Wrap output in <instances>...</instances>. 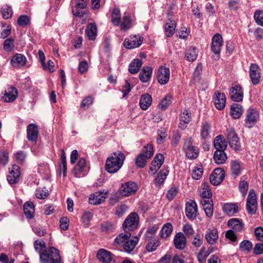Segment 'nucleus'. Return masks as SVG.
<instances>
[{
    "instance_id": "37",
    "label": "nucleus",
    "mask_w": 263,
    "mask_h": 263,
    "mask_svg": "<svg viewBox=\"0 0 263 263\" xmlns=\"http://www.w3.org/2000/svg\"><path fill=\"white\" fill-rule=\"evenodd\" d=\"M173 231V226L171 223L167 222L163 225L160 232L161 238L166 239L171 235Z\"/></svg>"
},
{
    "instance_id": "5",
    "label": "nucleus",
    "mask_w": 263,
    "mask_h": 263,
    "mask_svg": "<svg viewBox=\"0 0 263 263\" xmlns=\"http://www.w3.org/2000/svg\"><path fill=\"white\" fill-rule=\"evenodd\" d=\"M139 218L136 213H131L124 221L122 227L125 232L133 231L139 224Z\"/></svg>"
},
{
    "instance_id": "22",
    "label": "nucleus",
    "mask_w": 263,
    "mask_h": 263,
    "mask_svg": "<svg viewBox=\"0 0 263 263\" xmlns=\"http://www.w3.org/2000/svg\"><path fill=\"white\" fill-rule=\"evenodd\" d=\"M213 101L217 109L222 110L225 107L226 97L223 93L219 91L215 92Z\"/></svg>"
},
{
    "instance_id": "40",
    "label": "nucleus",
    "mask_w": 263,
    "mask_h": 263,
    "mask_svg": "<svg viewBox=\"0 0 263 263\" xmlns=\"http://www.w3.org/2000/svg\"><path fill=\"white\" fill-rule=\"evenodd\" d=\"M200 196L202 199H211L212 195L210 185L207 183H203L200 191Z\"/></svg>"
},
{
    "instance_id": "56",
    "label": "nucleus",
    "mask_w": 263,
    "mask_h": 263,
    "mask_svg": "<svg viewBox=\"0 0 263 263\" xmlns=\"http://www.w3.org/2000/svg\"><path fill=\"white\" fill-rule=\"evenodd\" d=\"M116 228V225L110 222H106L103 223L101 229L102 231L105 232H110Z\"/></svg>"
},
{
    "instance_id": "18",
    "label": "nucleus",
    "mask_w": 263,
    "mask_h": 263,
    "mask_svg": "<svg viewBox=\"0 0 263 263\" xmlns=\"http://www.w3.org/2000/svg\"><path fill=\"white\" fill-rule=\"evenodd\" d=\"M227 226L236 232H241L244 229L245 224L240 219L232 218L227 222Z\"/></svg>"
},
{
    "instance_id": "32",
    "label": "nucleus",
    "mask_w": 263,
    "mask_h": 263,
    "mask_svg": "<svg viewBox=\"0 0 263 263\" xmlns=\"http://www.w3.org/2000/svg\"><path fill=\"white\" fill-rule=\"evenodd\" d=\"M152 98L148 93H144L141 97L139 104L142 110H146L152 104Z\"/></svg>"
},
{
    "instance_id": "30",
    "label": "nucleus",
    "mask_w": 263,
    "mask_h": 263,
    "mask_svg": "<svg viewBox=\"0 0 263 263\" xmlns=\"http://www.w3.org/2000/svg\"><path fill=\"white\" fill-rule=\"evenodd\" d=\"M26 62V57L21 54H15L11 60V64L13 67L19 68L23 66Z\"/></svg>"
},
{
    "instance_id": "21",
    "label": "nucleus",
    "mask_w": 263,
    "mask_h": 263,
    "mask_svg": "<svg viewBox=\"0 0 263 263\" xmlns=\"http://www.w3.org/2000/svg\"><path fill=\"white\" fill-rule=\"evenodd\" d=\"M106 198V193L104 192L98 191L90 195L89 202L91 204L98 205L104 202Z\"/></svg>"
},
{
    "instance_id": "14",
    "label": "nucleus",
    "mask_w": 263,
    "mask_h": 263,
    "mask_svg": "<svg viewBox=\"0 0 263 263\" xmlns=\"http://www.w3.org/2000/svg\"><path fill=\"white\" fill-rule=\"evenodd\" d=\"M224 177V171L221 168H218L215 169L214 172L211 174L210 180L213 185H218L222 181Z\"/></svg>"
},
{
    "instance_id": "46",
    "label": "nucleus",
    "mask_w": 263,
    "mask_h": 263,
    "mask_svg": "<svg viewBox=\"0 0 263 263\" xmlns=\"http://www.w3.org/2000/svg\"><path fill=\"white\" fill-rule=\"evenodd\" d=\"M186 60L189 62H193L197 57V49L195 47H191L185 53Z\"/></svg>"
},
{
    "instance_id": "6",
    "label": "nucleus",
    "mask_w": 263,
    "mask_h": 263,
    "mask_svg": "<svg viewBox=\"0 0 263 263\" xmlns=\"http://www.w3.org/2000/svg\"><path fill=\"white\" fill-rule=\"evenodd\" d=\"M226 136L230 146L235 151H239L241 147L240 142L234 129L232 127L227 128Z\"/></svg>"
},
{
    "instance_id": "61",
    "label": "nucleus",
    "mask_w": 263,
    "mask_h": 263,
    "mask_svg": "<svg viewBox=\"0 0 263 263\" xmlns=\"http://www.w3.org/2000/svg\"><path fill=\"white\" fill-rule=\"evenodd\" d=\"M254 235L257 240L263 242V227H258L255 228Z\"/></svg>"
},
{
    "instance_id": "16",
    "label": "nucleus",
    "mask_w": 263,
    "mask_h": 263,
    "mask_svg": "<svg viewBox=\"0 0 263 263\" xmlns=\"http://www.w3.org/2000/svg\"><path fill=\"white\" fill-rule=\"evenodd\" d=\"M222 46V37L219 33L215 34L212 37L211 44L212 51L215 54L219 55Z\"/></svg>"
},
{
    "instance_id": "48",
    "label": "nucleus",
    "mask_w": 263,
    "mask_h": 263,
    "mask_svg": "<svg viewBox=\"0 0 263 263\" xmlns=\"http://www.w3.org/2000/svg\"><path fill=\"white\" fill-rule=\"evenodd\" d=\"M175 27L176 23L174 21H170L165 24V34L168 37H171L174 34Z\"/></svg>"
},
{
    "instance_id": "63",
    "label": "nucleus",
    "mask_w": 263,
    "mask_h": 263,
    "mask_svg": "<svg viewBox=\"0 0 263 263\" xmlns=\"http://www.w3.org/2000/svg\"><path fill=\"white\" fill-rule=\"evenodd\" d=\"M92 217V214L91 212H87L83 214L82 216V220L83 223L86 226H88L89 222Z\"/></svg>"
},
{
    "instance_id": "4",
    "label": "nucleus",
    "mask_w": 263,
    "mask_h": 263,
    "mask_svg": "<svg viewBox=\"0 0 263 263\" xmlns=\"http://www.w3.org/2000/svg\"><path fill=\"white\" fill-rule=\"evenodd\" d=\"M183 150L185 153V156L191 160L196 159L199 155V149L194 145L193 141L190 137L185 139Z\"/></svg>"
},
{
    "instance_id": "27",
    "label": "nucleus",
    "mask_w": 263,
    "mask_h": 263,
    "mask_svg": "<svg viewBox=\"0 0 263 263\" xmlns=\"http://www.w3.org/2000/svg\"><path fill=\"white\" fill-rule=\"evenodd\" d=\"M213 145L216 151H225L228 146V142L223 136L218 135L214 138Z\"/></svg>"
},
{
    "instance_id": "50",
    "label": "nucleus",
    "mask_w": 263,
    "mask_h": 263,
    "mask_svg": "<svg viewBox=\"0 0 263 263\" xmlns=\"http://www.w3.org/2000/svg\"><path fill=\"white\" fill-rule=\"evenodd\" d=\"M60 172H62L64 177L66 176L67 173V163L66 157L64 151H62V154L61 157V163L60 164Z\"/></svg>"
},
{
    "instance_id": "36",
    "label": "nucleus",
    "mask_w": 263,
    "mask_h": 263,
    "mask_svg": "<svg viewBox=\"0 0 263 263\" xmlns=\"http://www.w3.org/2000/svg\"><path fill=\"white\" fill-rule=\"evenodd\" d=\"M142 65V61L140 59H134L129 65V72L132 74L137 73Z\"/></svg>"
},
{
    "instance_id": "52",
    "label": "nucleus",
    "mask_w": 263,
    "mask_h": 263,
    "mask_svg": "<svg viewBox=\"0 0 263 263\" xmlns=\"http://www.w3.org/2000/svg\"><path fill=\"white\" fill-rule=\"evenodd\" d=\"M232 173L235 176H238L241 171V166L240 163L236 160H233L231 162Z\"/></svg>"
},
{
    "instance_id": "24",
    "label": "nucleus",
    "mask_w": 263,
    "mask_h": 263,
    "mask_svg": "<svg viewBox=\"0 0 263 263\" xmlns=\"http://www.w3.org/2000/svg\"><path fill=\"white\" fill-rule=\"evenodd\" d=\"M17 97V91L15 87H9L5 91L2 96L4 102H12L14 101Z\"/></svg>"
},
{
    "instance_id": "28",
    "label": "nucleus",
    "mask_w": 263,
    "mask_h": 263,
    "mask_svg": "<svg viewBox=\"0 0 263 263\" xmlns=\"http://www.w3.org/2000/svg\"><path fill=\"white\" fill-rule=\"evenodd\" d=\"M180 123L179 127L183 130L186 128L187 124L191 120V113L187 110H184L180 115Z\"/></svg>"
},
{
    "instance_id": "58",
    "label": "nucleus",
    "mask_w": 263,
    "mask_h": 263,
    "mask_svg": "<svg viewBox=\"0 0 263 263\" xmlns=\"http://www.w3.org/2000/svg\"><path fill=\"white\" fill-rule=\"evenodd\" d=\"M209 256L206 252L204 247H202L197 254V259L199 262H203L205 261L206 257Z\"/></svg>"
},
{
    "instance_id": "31",
    "label": "nucleus",
    "mask_w": 263,
    "mask_h": 263,
    "mask_svg": "<svg viewBox=\"0 0 263 263\" xmlns=\"http://www.w3.org/2000/svg\"><path fill=\"white\" fill-rule=\"evenodd\" d=\"M24 213L27 218L31 219L34 217L35 206L33 202L27 201L24 204Z\"/></svg>"
},
{
    "instance_id": "10",
    "label": "nucleus",
    "mask_w": 263,
    "mask_h": 263,
    "mask_svg": "<svg viewBox=\"0 0 263 263\" xmlns=\"http://www.w3.org/2000/svg\"><path fill=\"white\" fill-rule=\"evenodd\" d=\"M185 215L188 219L194 220L197 215V205L195 201L190 200L186 203Z\"/></svg>"
},
{
    "instance_id": "55",
    "label": "nucleus",
    "mask_w": 263,
    "mask_h": 263,
    "mask_svg": "<svg viewBox=\"0 0 263 263\" xmlns=\"http://www.w3.org/2000/svg\"><path fill=\"white\" fill-rule=\"evenodd\" d=\"M14 40L11 38L6 39L4 43V49L7 52L11 51L14 48Z\"/></svg>"
},
{
    "instance_id": "19",
    "label": "nucleus",
    "mask_w": 263,
    "mask_h": 263,
    "mask_svg": "<svg viewBox=\"0 0 263 263\" xmlns=\"http://www.w3.org/2000/svg\"><path fill=\"white\" fill-rule=\"evenodd\" d=\"M39 136V127L35 124H30L27 128V138L29 141L36 142Z\"/></svg>"
},
{
    "instance_id": "35",
    "label": "nucleus",
    "mask_w": 263,
    "mask_h": 263,
    "mask_svg": "<svg viewBox=\"0 0 263 263\" xmlns=\"http://www.w3.org/2000/svg\"><path fill=\"white\" fill-rule=\"evenodd\" d=\"M225 151H216L214 154L213 159L215 162L218 164L224 163L227 159Z\"/></svg>"
},
{
    "instance_id": "8",
    "label": "nucleus",
    "mask_w": 263,
    "mask_h": 263,
    "mask_svg": "<svg viewBox=\"0 0 263 263\" xmlns=\"http://www.w3.org/2000/svg\"><path fill=\"white\" fill-rule=\"evenodd\" d=\"M246 209L248 213L254 214L257 209V201L256 195L253 190L250 191L248 196Z\"/></svg>"
},
{
    "instance_id": "59",
    "label": "nucleus",
    "mask_w": 263,
    "mask_h": 263,
    "mask_svg": "<svg viewBox=\"0 0 263 263\" xmlns=\"http://www.w3.org/2000/svg\"><path fill=\"white\" fill-rule=\"evenodd\" d=\"M92 103V98L91 97H87L82 101L80 107L83 109H87Z\"/></svg>"
},
{
    "instance_id": "7",
    "label": "nucleus",
    "mask_w": 263,
    "mask_h": 263,
    "mask_svg": "<svg viewBox=\"0 0 263 263\" xmlns=\"http://www.w3.org/2000/svg\"><path fill=\"white\" fill-rule=\"evenodd\" d=\"M259 118V112L255 108H248L246 111L245 126L248 128L252 127L257 123Z\"/></svg>"
},
{
    "instance_id": "25",
    "label": "nucleus",
    "mask_w": 263,
    "mask_h": 263,
    "mask_svg": "<svg viewBox=\"0 0 263 263\" xmlns=\"http://www.w3.org/2000/svg\"><path fill=\"white\" fill-rule=\"evenodd\" d=\"M205 238L209 244H215L218 238L217 230L215 228L208 229L205 234Z\"/></svg>"
},
{
    "instance_id": "54",
    "label": "nucleus",
    "mask_w": 263,
    "mask_h": 263,
    "mask_svg": "<svg viewBox=\"0 0 263 263\" xmlns=\"http://www.w3.org/2000/svg\"><path fill=\"white\" fill-rule=\"evenodd\" d=\"M252 242L248 240H244L241 241L239 245L240 249L241 251H250L252 249Z\"/></svg>"
},
{
    "instance_id": "43",
    "label": "nucleus",
    "mask_w": 263,
    "mask_h": 263,
    "mask_svg": "<svg viewBox=\"0 0 263 263\" xmlns=\"http://www.w3.org/2000/svg\"><path fill=\"white\" fill-rule=\"evenodd\" d=\"M121 12L119 9L115 8L112 10L111 15V23L115 26H119L121 23Z\"/></svg>"
},
{
    "instance_id": "26",
    "label": "nucleus",
    "mask_w": 263,
    "mask_h": 263,
    "mask_svg": "<svg viewBox=\"0 0 263 263\" xmlns=\"http://www.w3.org/2000/svg\"><path fill=\"white\" fill-rule=\"evenodd\" d=\"M250 76L253 84H257L260 78V69L255 64H252L250 67Z\"/></svg>"
},
{
    "instance_id": "34",
    "label": "nucleus",
    "mask_w": 263,
    "mask_h": 263,
    "mask_svg": "<svg viewBox=\"0 0 263 263\" xmlns=\"http://www.w3.org/2000/svg\"><path fill=\"white\" fill-rule=\"evenodd\" d=\"M223 211L229 216H232L238 212V206L236 204L227 203L224 204Z\"/></svg>"
},
{
    "instance_id": "29",
    "label": "nucleus",
    "mask_w": 263,
    "mask_h": 263,
    "mask_svg": "<svg viewBox=\"0 0 263 263\" xmlns=\"http://www.w3.org/2000/svg\"><path fill=\"white\" fill-rule=\"evenodd\" d=\"M134 23L135 21L133 18H131L129 15H126L124 14L119 25L121 30L125 31L130 29L134 26Z\"/></svg>"
},
{
    "instance_id": "12",
    "label": "nucleus",
    "mask_w": 263,
    "mask_h": 263,
    "mask_svg": "<svg viewBox=\"0 0 263 263\" xmlns=\"http://www.w3.org/2000/svg\"><path fill=\"white\" fill-rule=\"evenodd\" d=\"M20 168L18 165H13L9 168V174L7 175V179L10 184H13L17 183L20 179Z\"/></svg>"
},
{
    "instance_id": "57",
    "label": "nucleus",
    "mask_w": 263,
    "mask_h": 263,
    "mask_svg": "<svg viewBox=\"0 0 263 263\" xmlns=\"http://www.w3.org/2000/svg\"><path fill=\"white\" fill-rule=\"evenodd\" d=\"M254 17L256 23L263 26V10H257L254 15Z\"/></svg>"
},
{
    "instance_id": "64",
    "label": "nucleus",
    "mask_w": 263,
    "mask_h": 263,
    "mask_svg": "<svg viewBox=\"0 0 263 263\" xmlns=\"http://www.w3.org/2000/svg\"><path fill=\"white\" fill-rule=\"evenodd\" d=\"M239 189L243 196H245L249 189V184L246 181H241L239 184Z\"/></svg>"
},
{
    "instance_id": "53",
    "label": "nucleus",
    "mask_w": 263,
    "mask_h": 263,
    "mask_svg": "<svg viewBox=\"0 0 263 263\" xmlns=\"http://www.w3.org/2000/svg\"><path fill=\"white\" fill-rule=\"evenodd\" d=\"M1 11L3 17L4 19H8L12 15V9L11 7L7 5L3 6Z\"/></svg>"
},
{
    "instance_id": "42",
    "label": "nucleus",
    "mask_w": 263,
    "mask_h": 263,
    "mask_svg": "<svg viewBox=\"0 0 263 263\" xmlns=\"http://www.w3.org/2000/svg\"><path fill=\"white\" fill-rule=\"evenodd\" d=\"M139 239L137 237H135L133 239H128L123 245V248L127 252H130L133 251L138 242Z\"/></svg>"
},
{
    "instance_id": "17",
    "label": "nucleus",
    "mask_w": 263,
    "mask_h": 263,
    "mask_svg": "<svg viewBox=\"0 0 263 263\" xmlns=\"http://www.w3.org/2000/svg\"><path fill=\"white\" fill-rule=\"evenodd\" d=\"M86 166V160L83 158H79L77 165L74 167L72 173L76 177H81L85 175Z\"/></svg>"
},
{
    "instance_id": "13",
    "label": "nucleus",
    "mask_w": 263,
    "mask_h": 263,
    "mask_svg": "<svg viewBox=\"0 0 263 263\" xmlns=\"http://www.w3.org/2000/svg\"><path fill=\"white\" fill-rule=\"evenodd\" d=\"M143 42V37L140 35L130 36L125 39L123 45L127 49H133L139 47Z\"/></svg>"
},
{
    "instance_id": "39",
    "label": "nucleus",
    "mask_w": 263,
    "mask_h": 263,
    "mask_svg": "<svg viewBox=\"0 0 263 263\" xmlns=\"http://www.w3.org/2000/svg\"><path fill=\"white\" fill-rule=\"evenodd\" d=\"M243 112L242 106L240 104L234 103L231 107V114L234 119H238L241 116Z\"/></svg>"
},
{
    "instance_id": "1",
    "label": "nucleus",
    "mask_w": 263,
    "mask_h": 263,
    "mask_svg": "<svg viewBox=\"0 0 263 263\" xmlns=\"http://www.w3.org/2000/svg\"><path fill=\"white\" fill-rule=\"evenodd\" d=\"M125 159L124 154L121 152H117L109 157L106 161L105 169L110 173L117 172L123 165Z\"/></svg>"
},
{
    "instance_id": "47",
    "label": "nucleus",
    "mask_w": 263,
    "mask_h": 263,
    "mask_svg": "<svg viewBox=\"0 0 263 263\" xmlns=\"http://www.w3.org/2000/svg\"><path fill=\"white\" fill-rule=\"evenodd\" d=\"M211 125L208 122L203 123L201 126L200 135L202 139H207L211 132Z\"/></svg>"
},
{
    "instance_id": "9",
    "label": "nucleus",
    "mask_w": 263,
    "mask_h": 263,
    "mask_svg": "<svg viewBox=\"0 0 263 263\" xmlns=\"http://www.w3.org/2000/svg\"><path fill=\"white\" fill-rule=\"evenodd\" d=\"M138 190L137 184L132 181H128L123 183L120 189V193L125 197L134 195Z\"/></svg>"
},
{
    "instance_id": "3",
    "label": "nucleus",
    "mask_w": 263,
    "mask_h": 263,
    "mask_svg": "<svg viewBox=\"0 0 263 263\" xmlns=\"http://www.w3.org/2000/svg\"><path fill=\"white\" fill-rule=\"evenodd\" d=\"M40 257L42 261L47 263H60L61 261L59 250L54 247H50L40 253Z\"/></svg>"
},
{
    "instance_id": "2",
    "label": "nucleus",
    "mask_w": 263,
    "mask_h": 263,
    "mask_svg": "<svg viewBox=\"0 0 263 263\" xmlns=\"http://www.w3.org/2000/svg\"><path fill=\"white\" fill-rule=\"evenodd\" d=\"M154 149L152 145L147 144L145 145L141 151L135 158V165L138 168H143L147 163V160L154 155Z\"/></svg>"
},
{
    "instance_id": "38",
    "label": "nucleus",
    "mask_w": 263,
    "mask_h": 263,
    "mask_svg": "<svg viewBox=\"0 0 263 263\" xmlns=\"http://www.w3.org/2000/svg\"><path fill=\"white\" fill-rule=\"evenodd\" d=\"M168 174V171L165 170L161 171L155 179V183L156 186L160 187L164 183Z\"/></svg>"
},
{
    "instance_id": "20",
    "label": "nucleus",
    "mask_w": 263,
    "mask_h": 263,
    "mask_svg": "<svg viewBox=\"0 0 263 263\" xmlns=\"http://www.w3.org/2000/svg\"><path fill=\"white\" fill-rule=\"evenodd\" d=\"M229 93L231 99L235 102H240L243 99V91L242 88L239 85L231 88Z\"/></svg>"
},
{
    "instance_id": "23",
    "label": "nucleus",
    "mask_w": 263,
    "mask_h": 263,
    "mask_svg": "<svg viewBox=\"0 0 263 263\" xmlns=\"http://www.w3.org/2000/svg\"><path fill=\"white\" fill-rule=\"evenodd\" d=\"M174 244L178 250L184 249L186 245V239L182 232L177 233L174 238Z\"/></svg>"
},
{
    "instance_id": "11",
    "label": "nucleus",
    "mask_w": 263,
    "mask_h": 263,
    "mask_svg": "<svg viewBox=\"0 0 263 263\" xmlns=\"http://www.w3.org/2000/svg\"><path fill=\"white\" fill-rule=\"evenodd\" d=\"M170 69L165 66H161L158 69L157 78L158 82L161 85H165L168 83L170 80Z\"/></svg>"
},
{
    "instance_id": "41",
    "label": "nucleus",
    "mask_w": 263,
    "mask_h": 263,
    "mask_svg": "<svg viewBox=\"0 0 263 263\" xmlns=\"http://www.w3.org/2000/svg\"><path fill=\"white\" fill-rule=\"evenodd\" d=\"M97 28L95 24L90 23L86 29V33L90 40H94L97 36Z\"/></svg>"
},
{
    "instance_id": "33",
    "label": "nucleus",
    "mask_w": 263,
    "mask_h": 263,
    "mask_svg": "<svg viewBox=\"0 0 263 263\" xmlns=\"http://www.w3.org/2000/svg\"><path fill=\"white\" fill-rule=\"evenodd\" d=\"M152 68L150 67H144L139 74V79L143 83L148 82L152 76Z\"/></svg>"
},
{
    "instance_id": "49",
    "label": "nucleus",
    "mask_w": 263,
    "mask_h": 263,
    "mask_svg": "<svg viewBox=\"0 0 263 263\" xmlns=\"http://www.w3.org/2000/svg\"><path fill=\"white\" fill-rule=\"evenodd\" d=\"M160 245V241L156 239L152 238L149 240L146 246V249L148 252H153L156 250Z\"/></svg>"
},
{
    "instance_id": "44",
    "label": "nucleus",
    "mask_w": 263,
    "mask_h": 263,
    "mask_svg": "<svg viewBox=\"0 0 263 263\" xmlns=\"http://www.w3.org/2000/svg\"><path fill=\"white\" fill-rule=\"evenodd\" d=\"M130 236V233L128 232H125V233H121L116 237L114 243L117 245H124Z\"/></svg>"
},
{
    "instance_id": "60",
    "label": "nucleus",
    "mask_w": 263,
    "mask_h": 263,
    "mask_svg": "<svg viewBox=\"0 0 263 263\" xmlns=\"http://www.w3.org/2000/svg\"><path fill=\"white\" fill-rule=\"evenodd\" d=\"M48 195V192L47 190L39 188L35 191V196L38 199H45Z\"/></svg>"
},
{
    "instance_id": "51",
    "label": "nucleus",
    "mask_w": 263,
    "mask_h": 263,
    "mask_svg": "<svg viewBox=\"0 0 263 263\" xmlns=\"http://www.w3.org/2000/svg\"><path fill=\"white\" fill-rule=\"evenodd\" d=\"M203 174V167L202 166H195L192 170V177L194 180L199 179Z\"/></svg>"
},
{
    "instance_id": "15",
    "label": "nucleus",
    "mask_w": 263,
    "mask_h": 263,
    "mask_svg": "<svg viewBox=\"0 0 263 263\" xmlns=\"http://www.w3.org/2000/svg\"><path fill=\"white\" fill-rule=\"evenodd\" d=\"M97 256L99 260L103 263L115 262V256L109 251L101 249L98 251Z\"/></svg>"
},
{
    "instance_id": "62",
    "label": "nucleus",
    "mask_w": 263,
    "mask_h": 263,
    "mask_svg": "<svg viewBox=\"0 0 263 263\" xmlns=\"http://www.w3.org/2000/svg\"><path fill=\"white\" fill-rule=\"evenodd\" d=\"M234 230H229L226 232L225 236L232 242H236L237 240V236Z\"/></svg>"
},
{
    "instance_id": "45",
    "label": "nucleus",
    "mask_w": 263,
    "mask_h": 263,
    "mask_svg": "<svg viewBox=\"0 0 263 263\" xmlns=\"http://www.w3.org/2000/svg\"><path fill=\"white\" fill-rule=\"evenodd\" d=\"M172 102V96L166 95L159 103L158 106L162 110H165Z\"/></svg>"
}]
</instances>
